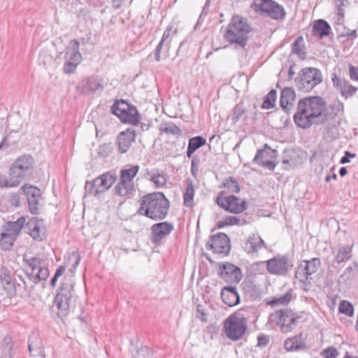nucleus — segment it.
Instances as JSON below:
<instances>
[{
    "mask_svg": "<svg viewBox=\"0 0 358 358\" xmlns=\"http://www.w3.org/2000/svg\"><path fill=\"white\" fill-rule=\"evenodd\" d=\"M297 110L294 121L303 129L310 128L312 124H323L328 120L327 103L318 96L301 99L298 103Z\"/></svg>",
    "mask_w": 358,
    "mask_h": 358,
    "instance_id": "f257e3e1",
    "label": "nucleus"
},
{
    "mask_svg": "<svg viewBox=\"0 0 358 358\" xmlns=\"http://www.w3.org/2000/svg\"><path fill=\"white\" fill-rule=\"evenodd\" d=\"M26 261L31 271L19 270L15 271V279L16 289H22L25 293H29L33 289L34 285H30L26 279L36 285L45 280L49 276L50 271L46 266L45 260L43 259L31 257Z\"/></svg>",
    "mask_w": 358,
    "mask_h": 358,
    "instance_id": "f03ea898",
    "label": "nucleus"
},
{
    "mask_svg": "<svg viewBox=\"0 0 358 358\" xmlns=\"http://www.w3.org/2000/svg\"><path fill=\"white\" fill-rule=\"evenodd\" d=\"M140 205L137 213L153 220H164L169 212L170 202L163 192L148 194L138 200Z\"/></svg>",
    "mask_w": 358,
    "mask_h": 358,
    "instance_id": "7ed1b4c3",
    "label": "nucleus"
},
{
    "mask_svg": "<svg viewBox=\"0 0 358 358\" xmlns=\"http://www.w3.org/2000/svg\"><path fill=\"white\" fill-rule=\"evenodd\" d=\"M252 31V24L248 19L239 15H234L224 34V38L230 44H235L236 48L245 50L248 43L249 34Z\"/></svg>",
    "mask_w": 358,
    "mask_h": 358,
    "instance_id": "20e7f679",
    "label": "nucleus"
},
{
    "mask_svg": "<svg viewBox=\"0 0 358 358\" xmlns=\"http://www.w3.org/2000/svg\"><path fill=\"white\" fill-rule=\"evenodd\" d=\"M113 115L123 123L132 125L140 124L143 131H148L151 126L150 121H141V115L134 105L123 99H115L113 103Z\"/></svg>",
    "mask_w": 358,
    "mask_h": 358,
    "instance_id": "39448f33",
    "label": "nucleus"
},
{
    "mask_svg": "<svg viewBox=\"0 0 358 358\" xmlns=\"http://www.w3.org/2000/svg\"><path fill=\"white\" fill-rule=\"evenodd\" d=\"M75 300L73 282L71 278L65 277L54 299L58 315L61 317L67 316L74 308Z\"/></svg>",
    "mask_w": 358,
    "mask_h": 358,
    "instance_id": "423d86ee",
    "label": "nucleus"
},
{
    "mask_svg": "<svg viewBox=\"0 0 358 358\" xmlns=\"http://www.w3.org/2000/svg\"><path fill=\"white\" fill-rule=\"evenodd\" d=\"M248 320L243 314L235 312L230 315L223 322V331L226 336L234 341L242 338L248 326Z\"/></svg>",
    "mask_w": 358,
    "mask_h": 358,
    "instance_id": "0eeeda50",
    "label": "nucleus"
},
{
    "mask_svg": "<svg viewBox=\"0 0 358 358\" xmlns=\"http://www.w3.org/2000/svg\"><path fill=\"white\" fill-rule=\"evenodd\" d=\"M251 8L262 16L282 20L286 16L285 8L273 0H254Z\"/></svg>",
    "mask_w": 358,
    "mask_h": 358,
    "instance_id": "6e6552de",
    "label": "nucleus"
},
{
    "mask_svg": "<svg viewBox=\"0 0 358 358\" xmlns=\"http://www.w3.org/2000/svg\"><path fill=\"white\" fill-rule=\"evenodd\" d=\"M34 161L29 155H23L17 157L11 164L10 168V176H13L18 185L22 179L30 176L34 169Z\"/></svg>",
    "mask_w": 358,
    "mask_h": 358,
    "instance_id": "1a4fd4ad",
    "label": "nucleus"
},
{
    "mask_svg": "<svg viewBox=\"0 0 358 358\" xmlns=\"http://www.w3.org/2000/svg\"><path fill=\"white\" fill-rule=\"evenodd\" d=\"M224 192H220L216 199L217 204L224 210L234 214H239L246 210L248 204L245 199L235 195L224 197Z\"/></svg>",
    "mask_w": 358,
    "mask_h": 358,
    "instance_id": "9d476101",
    "label": "nucleus"
},
{
    "mask_svg": "<svg viewBox=\"0 0 358 358\" xmlns=\"http://www.w3.org/2000/svg\"><path fill=\"white\" fill-rule=\"evenodd\" d=\"M268 272L273 275L285 276L292 271L294 264L288 255H277L264 262Z\"/></svg>",
    "mask_w": 358,
    "mask_h": 358,
    "instance_id": "9b49d317",
    "label": "nucleus"
},
{
    "mask_svg": "<svg viewBox=\"0 0 358 358\" xmlns=\"http://www.w3.org/2000/svg\"><path fill=\"white\" fill-rule=\"evenodd\" d=\"M64 72L71 74L75 72L78 65L82 61V55L79 52V43L76 40H71L66 49Z\"/></svg>",
    "mask_w": 358,
    "mask_h": 358,
    "instance_id": "f8f14e48",
    "label": "nucleus"
},
{
    "mask_svg": "<svg viewBox=\"0 0 358 358\" xmlns=\"http://www.w3.org/2000/svg\"><path fill=\"white\" fill-rule=\"evenodd\" d=\"M208 250H212L213 252L227 256L231 250L230 239L229 236L222 232L212 235L210 240L206 244Z\"/></svg>",
    "mask_w": 358,
    "mask_h": 358,
    "instance_id": "ddd939ff",
    "label": "nucleus"
},
{
    "mask_svg": "<svg viewBox=\"0 0 358 358\" xmlns=\"http://www.w3.org/2000/svg\"><path fill=\"white\" fill-rule=\"evenodd\" d=\"M112 186V173L107 172L85 185L86 194L96 196L106 192Z\"/></svg>",
    "mask_w": 358,
    "mask_h": 358,
    "instance_id": "4468645a",
    "label": "nucleus"
},
{
    "mask_svg": "<svg viewBox=\"0 0 358 358\" xmlns=\"http://www.w3.org/2000/svg\"><path fill=\"white\" fill-rule=\"evenodd\" d=\"M26 232L36 241L41 242L46 238L47 228L44 220L36 217L25 222Z\"/></svg>",
    "mask_w": 358,
    "mask_h": 358,
    "instance_id": "2eb2a0df",
    "label": "nucleus"
},
{
    "mask_svg": "<svg viewBox=\"0 0 358 358\" xmlns=\"http://www.w3.org/2000/svg\"><path fill=\"white\" fill-rule=\"evenodd\" d=\"M273 320L284 333L292 331L296 327L294 312L289 308L275 311L273 315Z\"/></svg>",
    "mask_w": 358,
    "mask_h": 358,
    "instance_id": "dca6fc26",
    "label": "nucleus"
},
{
    "mask_svg": "<svg viewBox=\"0 0 358 358\" xmlns=\"http://www.w3.org/2000/svg\"><path fill=\"white\" fill-rule=\"evenodd\" d=\"M218 275L220 278L228 283H238L243 277L241 269L229 262L219 264Z\"/></svg>",
    "mask_w": 358,
    "mask_h": 358,
    "instance_id": "f3484780",
    "label": "nucleus"
},
{
    "mask_svg": "<svg viewBox=\"0 0 358 358\" xmlns=\"http://www.w3.org/2000/svg\"><path fill=\"white\" fill-rule=\"evenodd\" d=\"M174 229L173 223L162 222L155 223L150 228V241L155 245L159 244Z\"/></svg>",
    "mask_w": 358,
    "mask_h": 358,
    "instance_id": "a211bd4d",
    "label": "nucleus"
},
{
    "mask_svg": "<svg viewBox=\"0 0 358 358\" xmlns=\"http://www.w3.org/2000/svg\"><path fill=\"white\" fill-rule=\"evenodd\" d=\"M136 131L131 128L121 131L116 139V145L120 153H126L136 139Z\"/></svg>",
    "mask_w": 358,
    "mask_h": 358,
    "instance_id": "6ab92c4d",
    "label": "nucleus"
},
{
    "mask_svg": "<svg viewBox=\"0 0 358 358\" xmlns=\"http://www.w3.org/2000/svg\"><path fill=\"white\" fill-rule=\"evenodd\" d=\"M254 115H256V112L254 113ZM229 118L231 120L233 124H236L241 120H243L245 124L253 125L255 123V116L248 117L247 115V110L242 101L237 103L231 110V112L229 116Z\"/></svg>",
    "mask_w": 358,
    "mask_h": 358,
    "instance_id": "aec40b11",
    "label": "nucleus"
},
{
    "mask_svg": "<svg viewBox=\"0 0 358 358\" xmlns=\"http://www.w3.org/2000/svg\"><path fill=\"white\" fill-rule=\"evenodd\" d=\"M332 83L335 87L340 90L342 96L348 99L353 96L358 88L352 85L346 79H341L338 77L336 73H332Z\"/></svg>",
    "mask_w": 358,
    "mask_h": 358,
    "instance_id": "412c9836",
    "label": "nucleus"
},
{
    "mask_svg": "<svg viewBox=\"0 0 358 358\" xmlns=\"http://www.w3.org/2000/svg\"><path fill=\"white\" fill-rule=\"evenodd\" d=\"M242 248L246 253L257 255L258 251L263 248H266V245L259 235L253 234L244 241Z\"/></svg>",
    "mask_w": 358,
    "mask_h": 358,
    "instance_id": "4be33fe9",
    "label": "nucleus"
},
{
    "mask_svg": "<svg viewBox=\"0 0 358 358\" xmlns=\"http://www.w3.org/2000/svg\"><path fill=\"white\" fill-rule=\"evenodd\" d=\"M28 348L31 358H45L43 342L37 334L29 336Z\"/></svg>",
    "mask_w": 358,
    "mask_h": 358,
    "instance_id": "5701e85b",
    "label": "nucleus"
},
{
    "mask_svg": "<svg viewBox=\"0 0 358 358\" xmlns=\"http://www.w3.org/2000/svg\"><path fill=\"white\" fill-rule=\"evenodd\" d=\"M222 302L229 307L237 306L241 302V297L238 293L236 287L225 286L220 293Z\"/></svg>",
    "mask_w": 358,
    "mask_h": 358,
    "instance_id": "b1692460",
    "label": "nucleus"
},
{
    "mask_svg": "<svg viewBox=\"0 0 358 358\" xmlns=\"http://www.w3.org/2000/svg\"><path fill=\"white\" fill-rule=\"evenodd\" d=\"M78 89L80 92L87 94L97 91H102L103 85L102 80L95 77H90L80 81L78 84Z\"/></svg>",
    "mask_w": 358,
    "mask_h": 358,
    "instance_id": "393cba45",
    "label": "nucleus"
},
{
    "mask_svg": "<svg viewBox=\"0 0 358 358\" xmlns=\"http://www.w3.org/2000/svg\"><path fill=\"white\" fill-rule=\"evenodd\" d=\"M26 219L20 217L15 222H8L2 226L1 231L10 235L15 241L24 227Z\"/></svg>",
    "mask_w": 358,
    "mask_h": 358,
    "instance_id": "a878e982",
    "label": "nucleus"
},
{
    "mask_svg": "<svg viewBox=\"0 0 358 358\" xmlns=\"http://www.w3.org/2000/svg\"><path fill=\"white\" fill-rule=\"evenodd\" d=\"M284 348L287 351H296L308 348L306 338L303 333L287 338L284 342Z\"/></svg>",
    "mask_w": 358,
    "mask_h": 358,
    "instance_id": "bb28decb",
    "label": "nucleus"
},
{
    "mask_svg": "<svg viewBox=\"0 0 358 358\" xmlns=\"http://www.w3.org/2000/svg\"><path fill=\"white\" fill-rule=\"evenodd\" d=\"M266 149H268L272 152L271 157H275L277 155V151L275 150H271L268 144H264V149H259L253 159V162L257 165L265 167L270 171H273L275 168L276 164L271 160H262V157L264 156L266 152Z\"/></svg>",
    "mask_w": 358,
    "mask_h": 358,
    "instance_id": "cd10ccee",
    "label": "nucleus"
},
{
    "mask_svg": "<svg viewBox=\"0 0 358 358\" xmlns=\"http://www.w3.org/2000/svg\"><path fill=\"white\" fill-rule=\"evenodd\" d=\"M145 177L155 185V188L164 187L167 182L166 174L164 172L160 173L159 169L150 171L148 169H146Z\"/></svg>",
    "mask_w": 358,
    "mask_h": 358,
    "instance_id": "c85d7f7f",
    "label": "nucleus"
},
{
    "mask_svg": "<svg viewBox=\"0 0 358 358\" xmlns=\"http://www.w3.org/2000/svg\"><path fill=\"white\" fill-rule=\"evenodd\" d=\"M354 243L339 245L336 254L334 255L333 262L337 264L346 262L352 258Z\"/></svg>",
    "mask_w": 358,
    "mask_h": 358,
    "instance_id": "c756f323",
    "label": "nucleus"
},
{
    "mask_svg": "<svg viewBox=\"0 0 358 358\" xmlns=\"http://www.w3.org/2000/svg\"><path fill=\"white\" fill-rule=\"evenodd\" d=\"M0 280L8 292L12 293L16 290L15 275L13 276L11 271L6 267H2L0 270Z\"/></svg>",
    "mask_w": 358,
    "mask_h": 358,
    "instance_id": "7c9ffc66",
    "label": "nucleus"
},
{
    "mask_svg": "<svg viewBox=\"0 0 358 358\" xmlns=\"http://www.w3.org/2000/svg\"><path fill=\"white\" fill-rule=\"evenodd\" d=\"M331 29V26L325 20L319 19L314 22L312 35L322 39L329 36Z\"/></svg>",
    "mask_w": 358,
    "mask_h": 358,
    "instance_id": "2f4dec72",
    "label": "nucleus"
},
{
    "mask_svg": "<svg viewBox=\"0 0 358 358\" xmlns=\"http://www.w3.org/2000/svg\"><path fill=\"white\" fill-rule=\"evenodd\" d=\"M296 94L293 87H285L280 94V106L286 112L289 111L293 105L292 101L295 99Z\"/></svg>",
    "mask_w": 358,
    "mask_h": 358,
    "instance_id": "473e14b6",
    "label": "nucleus"
},
{
    "mask_svg": "<svg viewBox=\"0 0 358 358\" xmlns=\"http://www.w3.org/2000/svg\"><path fill=\"white\" fill-rule=\"evenodd\" d=\"M301 76L316 86L322 81V76L320 70L314 67L303 68L300 73Z\"/></svg>",
    "mask_w": 358,
    "mask_h": 358,
    "instance_id": "72a5a7b5",
    "label": "nucleus"
},
{
    "mask_svg": "<svg viewBox=\"0 0 358 358\" xmlns=\"http://www.w3.org/2000/svg\"><path fill=\"white\" fill-rule=\"evenodd\" d=\"M242 287L245 294L251 300H257L260 298L261 289L253 280H245L242 283Z\"/></svg>",
    "mask_w": 358,
    "mask_h": 358,
    "instance_id": "f704fd0d",
    "label": "nucleus"
},
{
    "mask_svg": "<svg viewBox=\"0 0 358 358\" xmlns=\"http://www.w3.org/2000/svg\"><path fill=\"white\" fill-rule=\"evenodd\" d=\"M135 192L133 182L127 181L120 178V182L116 185L115 192L120 196H130Z\"/></svg>",
    "mask_w": 358,
    "mask_h": 358,
    "instance_id": "c9c22d12",
    "label": "nucleus"
},
{
    "mask_svg": "<svg viewBox=\"0 0 358 358\" xmlns=\"http://www.w3.org/2000/svg\"><path fill=\"white\" fill-rule=\"evenodd\" d=\"M206 144V140L201 136H196L189 139L187 156L190 158L193 153Z\"/></svg>",
    "mask_w": 358,
    "mask_h": 358,
    "instance_id": "e433bc0d",
    "label": "nucleus"
},
{
    "mask_svg": "<svg viewBox=\"0 0 358 358\" xmlns=\"http://www.w3.org/2000/svg\"><path fill=\"white\" fill-rule=\"evenodd\" d=\"M159 130L160 134L164 133L176 137L182 135V130L175 123L170 121L162 122L159 125Z\"/></svg>",
    "mask_w": 358,
    "mask_h": 358,
    "instance_id": "4c0bfd02",
    "label": "nucleus"
},
{
    "mask_svg": "<svg viewBox=\"0 0 358 358\" xmlns=\"http://www.w3.org/2000/svg\"><path fill=\"white\" fill-rule=\"evenodd\" d=\"M292 53L296 54L301 60L306 59V51L302 36H298L291 45Z\"/></svg>",
    "mask_w": 358,
    "mask_h": 358,
    "instance_id": "58836bf2",
    "label": "nucleus"
},
{
    "mask_svg": "<svg viewBox=\"0 0 358 358\" xmlns=\"http://www.w3.org/2000/svg\"><path fill=\"white\" fill-rule=\"evenodd\" d=\"M301 263H303L304 269L306 270V273L310 274V275L316 273L321 266V261L317 257L309 260H303Z\"/></svg>",
    "mask_w": 358,
    "mask_h": 358,
    "instance_id": "ea45409f",
    "label": "nucleus"
},
{
    "mask_svg": "<svg viewBox=\"0 0 358 358\" xmlns=\"http://www.w3.org/2000/svg\"><path fill=\"white\" fill-rule=\"evenodd\" d=\"M295 83L297 90L302 92H308L315 87L313 83L301 76V73H299V76L296 78Z\"/></svg>",
    "mask_w": 358,
    "mask_h": 358,
    "instance_id": "a19ab883",
    "label": "nucleus"
},
{
    "mask_svg": "<svg viewBox=\"0 0 358 358\" xmlns=\"http://www.w3.org/2000/svg\"><path fill=\"white\" fill-rule=\"evenodd\" d=\"M293 290H289L282 296H274L272 298L271 301L268 303L271 306H275L278 304L287 305L292 299Z\"/></svg>",
    "mask_w": 358,
    "mask_h": 358,
    "instance_id": "79ce46f5",
    "label": "nucleus"
},
{
    "mask_svg": "<svg viewBox=\"0 0 358 358\" xmlns=\"http://www.w3.org/2000/svg\"><path fill=\"white\" fill-rule=\"evenodd\" d=\"M139 169V165H134L131 168L122 169L120 171V178L127 181L133 182V179L137 175Z\"/></svg>",
    "mask_w": 358,
    "mask_h": 358,
    "instance_id": "37998d69",
    "label": "nucleus"
},
{
    "mask_svg": "<svg viewBox=\"0 0 358 358\" xmlns=\"http://www.w3.org/2000/svg\"><path fill=\"white\" fill-rule=\"evenodd\" d=\"M276 98H277V91L275 90H271L264 97V101H263V103L262 105V108H265V109H271V108H274Z\"/></svg>",
    "mask_w": 358,
    "mask_h": 358,
    "instance_id": "c03bdc74",
    "label": "nucleus"
},
{
    "mask_svg": "<svg viewBox=\"0 0 358 358\" xmlns=\"http://www.w3.org/2000/svg\"><path fill=\"white\" fill-rule=\"evenodd\" d=\"M335 4L337 10V24H342L345 17V10L343 8L348 6L349 1L348 0H335Z\"/></svg>",
    "mask_w": 358,
    "mask_h": 358,
    "instance_id": "a18cd8bd",
    "label": "nucleus"
},
{
    "mask_svg": "<svg viewBox=\"0 0 358 358\" xmlns=\"http://www.w3.org/2000/svg\"><path fill=\"white\" fill-rule=\"evenodd\" d=\"M222 187L227 189L229 192L231 193H238L241 189L237 180L233 176L226 178Z\"/></svg>",
    "mask_w": 358,
    "mask_h": 358,
    "instance_id": "49530a36",
    "label": "nucleus"
},
{
    "mask_svg": "<svg viewBox=\"0 0 358 358\" xmlns=\"http://www.w3.org/2000/svg\"><path fill=\"white\" fill-rule=\"evenodd\" d=\"M194 196V190L192 182H189L186 187L185 192L183 195V204L186 207H192L193 206V199Z\"/></svg>",
    "mask_w": 358,
    "mask_h": 358,
    "instance_id": "de8ad7c7",
    "label": "nucleus"
},
{
    "mask_svg": "<svg viewBox=\"0 0 358 358\" xmlns=\"http://www.w3.org/2000/svg\"><path fill=\"white\" fill-rule=\"evenodd\" d=\"M338 312L348 317L354 315V307L352 303L346 300H342L338 304Z\"/></svg>",
    "mask_w": 358,
    "mask_h": 358,
    "instance_id": "09e8293b",
    "label": "nucleus"
},
{
    "mask_svg": "<svg viewBox=\"0 0 358 358\" xmlns=\"http://www.w3.org/2000/svg\"><path fill=\"white\" fill-rule=\"evenodd\" d=\"M15 240L11 238L10 235L1 231L0 233V247L2 250H10L13 245Z\"/></svg>",
    "mask_w": 358,
    "mask_h": 358,
    "instance_id": "8fccbe9b",
    "label": "nucleus"
},
{
    "mask_svg": "<svg viewBox=\"0 0 358 358\" xmlns=\"http://www.w3.org/2000/svg\"><path fill=\"white\" fill-rule=\"evenodd\" d=\"M133 358H154L153 351L148 346H141L133 354Z\"/></svg>",
    "mask_w": 358,
    "mask_h": 358,
    "instance_id": "3c124183",
    "label": "nucleus"
},
{
    "mask_svg": "<svg viewBox=\"0 0 358 358\" xmlns=\"http://www.w3.org/2000/svg\"><path fill=\"white\" fill-rule=\"evenodd\" d=\"M18 186V182L15 180L13 176L9 175V178L0 173L1 187H15Z\"/></svg>",
    "mask_w": 358,
    "mask_h": 358,
    "instance_id": "603ef678",
    "label": "nucleus"
},
{
    "mask_svg": "<svg viewBox=\"0 0 358 358\" xmlns=\"http://www.w3.org/2000/svg\"><path fill=\"white\" fill-rule=\"evenodd\" d=\"M41 196L27 199L29 210L32 214H38L41 206Z\"/></svg>",
    "mask_w": 358,
    "mask_h": 358,
    "instance_id": "864d4df0",
    "label": "nucleus"
},
{
    "mask_svg": "<svg viewBox=\"0 0 358 358\" xmlns=\"http://www.w3.org/2000/svg\"><path fill=\"white\" fill-rule=\"evenodd\" d=\"M23 190L27 195V199L38 198L41 196V189L34 186H23Z\"/></svg>",
    "mask_w": 358,
    "mask_h": 358,
    "instance_id": "5fc2aeb1",
    "label": "nucleus"
},
{
    "mask_svg": "<svg viewBox=\"0 0 358 358\" xmlns=\"http://www.w3.org/2000/svg\"><path fill=\"white\" fill-rule=\"evenodd\" d=\"M228 226L238 225L242 226L248 223L245 218H241V217L228 215L225 217Z\"/></svg>",
    "mask_w": 358,
    "mask_h": 358,
    "instance_id": "6e6d98bb",
    "label": "nucleus"
},
{
    "mask_svg": "<svg viewBox=\"0 0 358 358\" xmlns=\"http://www.w3.org/2000/svg\"><path fill=\"white\" fill-rule=\"evenodd\" d=\"M321 355L324 358H336L338 352L336 348L329 347L322 350Z\"/></svg>",
    "mask_w": 358,
    "mask_h": 358,
    "instance_id": "4d7b16f0",
    "label": "nucleus"
},
{
    "mask_svg": "<svg viewBox=\"0 0 358 358\" xmlns=\"http://www.w3.org/2000/svg\"><path fill=\"white\" fill-rule=\"evenodd\" d=\"M196 317L202 322H207V313L205 307L201 304L196 306Z\"/></svg>",
    "mask_w": 358,
    "mask_h": 358,
    "instance_id": "13d9d810",
    "label": "nucleus"
},
{
    "mask_svg": "<svg viewBox=\"0 0 358 358\" xmlns=\"http://www.w3.org/2000/svg\"><path fill=\"white\" fill-rule=\"evenodd\" d=\"M270 341V337L268 335L261 334L257 337V346L260 348L266 347Z\"/></svg>",
    "mask_w": 358,
    "mask_h": 358,
    "instance_id": "bf43d9fd",
    "label": "nucleus"
},
{
    "mask_svg": "<svg viewBox=\"0 0 358 358\" xmlns=\"http://www.w3.org/2000/svg\"><path fill=\"white\" fill-rule=\"evenodd\" d=\"M111 151V147L110 144H103L99 147L98 154L100 157H105L108 156Z\"/></svg>",
    "mask_w": 358,
    "mask_h": 358,
    "instance_id": "052dcab7",
    "label": "nucleus"
},
{
    "mask_svg": "<svg viewBox=\"0 0 358 358\" xmlns=\"http://www.w3.org/2000/svg\"><path fill=\"white\" fill-rule=\"evenodd\" d=\"M199 162V158L197 156H193L191 162V173L194 176L198 173Z\"/></svg>",
    "mask_w": 358,
    "mask_h": 358,
    "instance_id": "680f3d73",
    "label": "nucleus"
},
{
    "mask_svg": "<svg viewBox=\"0 0 358 358\" xmlns=\"http://www.w3.org/2000/svg\"><path fill=\"white\" fill-rule=\"evenodd\" d=\"M306 273V270L304 269L303 263H300V264L299 265V266L296 271L295 278L299 279V280H300L301 279H303L306 277V275L310 276V274H307Z\"/></svg>",
    "mask_w": 358,
    "mask_h": 358,
    "instance_id": "e2e57ef3",
    "label": "nucleus"
},
{
    "mask_svg": "<svg viewBox=\"0 0 358 358\" xmlns=\"http://www.w3.org/2000/svg\"><path fill=\"white\" fill-rule=\"evenodd\" d=\"M65 269H66L65 267L63 266H59L57 268L55 275L51 279V281H50L51 285L55 286L56 285L58 278L64 274Z\"/></svg>",
    "mask_w": 358,
    "mask_h": 358,
    "instance_id": "0e129e2a",
    "label": "nucleus"
},
{
    "mask_svg": "<svg viewBox=\"0 0 358 358\" xmlns=\"http://www.w3.org/2000/svg\"><path fill=\"white\" fill-rule=\"evenodd\" d=\"M349 75L352 80L358 81V67L350 64Z\"/></svg>",
    "mask_w": 358,
    "mask_h": 358,
    "instance_id": "69168bd1",
    "label": "nucleus"
},
{
    "mask_svg": "<svg viewBox=\"0 0 358 358\" xmlns=\"http://www.w3.org/2000/svg\"><path fill=\"white\" fill-rule=\"evenodd\" d=\"M356 157L355 153H352L349 151H345L344 156H343L340 160L341 164H345L350 162V158Z\"/></svg>",
    "mask_w": 358,
    "mask_h": 358,
    "instance_id": "338daca9",
    "label": "nucleus"
},
{
    "mask_svg": "<svg viewBox=\"0 0 358 358\" xmlns=\"http://www.w3.org/2000/svg\"><path fill=\"white\" fill-rule=\"evenodd\" d=\"M164 42H162V41H160L154 50L155 59L157 62H159L161 60V52H162V49L164 45Z\"/></svg>",
    "mask_w": 358,
    "mask_h": 358,
    "instance_id": "774afa93",
    "label": "nucleus"
}]
</instances>
